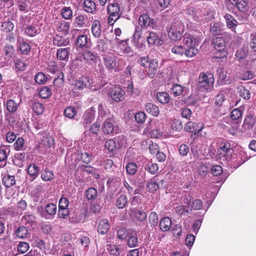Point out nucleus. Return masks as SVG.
<instances>
[{
  "mask_svg": "<svg viewBox=\"0 0 256 256\" xmlns=\"http://www.w3.org/2000/svg\"><path fill=\"white\" fill-rule=\"evenodd\" d=\"M184 30V26L181 21H176L172 25L166 27L169 38L172 40L177 41L181 39Z\"/></svg>",
  "mask_w": 256,
  "mask_h": 256,
  "instance_id": "f257e3e1",
  "label": "nucleus"
},
{
  "mask_svg": "<svg viewBox=\"0 0 256 256\" xmlns=\"http://www.w3.org/2000/svg\"><path fill=\"white\" fill-rule=\"evenodd\" d=\"M102 128L104 132L107 134H116L120 131L119 128L116 122V118L113 116L109 114L104 122Z\"/></svg>",
  "mask_w": 256,
  "mask_h": 256,
  "instance_id": "f03ea898",
  "label": "nucleus"
},
{
  "mask_svg": "<svg viewBox=\"0 0 256 256\" xmlns=\"http://www.w3.org/2000/svg\"><path fill=\"white\" fill-rule=\"evenodd\" d=\"M214 78L212 74L206 75L204 74H200L198 80V87L206 90H211L213 88Z\"/></svg>",
  "mask_w": 256,
  "mask_h": 256,
  "instance_id": "7ed1b4c3",
  "label": "nucleus"
},
{
  "mask_svg": "<svg viewBox=\"0 0 256 256\" xmlns=\"http://www.w3.org/2000/svg\"><path fill=\"white\" fill-rule=\"evenodd\" d=\"M231 36L227 32H222L220 36H218L212 40L214 48L218 51L224 50L226 47V44L230 39Z\"/></svg>",
  "mask_w": 256,
  "mask_h": 256,
  "instance_id": "20e7f679",
  "label": "nucleus"
},
{
  "mask_svg": "<svg viewBox=\"0 0 256 256\" xmlns=\"http://www.w3.org/2000/svg\"><path fill=\"white\" fill-rule=\"evenodd\" d=\"M172 52L180 56L184 55L187 58H193L198 53V50L187 48L182 46H175L172 48Z\"/></svg>",
  "mask_w": 256,
  "mask_h": 256,
  "instance_id": "39448f33",
  "label": "nucleus"
},
{
  "mask_svg": "<svg viewBox=\"0 0 256 256\" xmlns=\"http://www.w3.org/2000/svg\"><path fill=\"white\" fill-rule=\"evenodd\" d=\"M108 14L111 16H116L118 19L122 14L120 4L116 0H108L107 6Z\"/></svg>",
  "mask_w": 256,
  "mask_h": 256,
  "instance_id": "423d86ee",
  "label": "nucleus"
},
{
  "mask_svg": "<svg viewBox=\"0 0 256 256\" xmlns=\"http://www.w3.org/2000/svg\"><path fill=\"white\" fill-rule=\"evenodd\" d=\"M118 144H116L114 140L110 139L106 142L104 146L110 152H113L117 148H120L126 142L125 136L123 135L119 136L118 138Z\"/></svg>",
  "mask_w": 256,
  "mask_h": 256,
  "instance_id": "0eeeda50",
  "label": "nucleus"
},
{
  "mask_svg": "<svg viewBox=\"0 0 256 256\" xmlns=\"http://www.w3.org/2000/svg\"><path fill=\"white\" fill-rule=\"evenodd\" d=\"M108 94L116 102H120L124 99L125 92L120 87L115 86L110 88Z\"/></svg>",
  "mask_w": 256,
  "mask_h": 256,
  "instance_id": "6e6552de",
  "label": "nucleus"
},
{
  "mask_svg": "<svg viewBox=\"0 0 256 256\" xmlns=\"http://www.w3.org/2000/svg\"><path fill=\"white\" fill-rule=\"evenodd\" d=\"M138 24L142 28H148L155 29L156 24L154 20L150 18L148 15L142 14L138 18Z\"/></svg>",
  "mask_w": 256,
  "mask_h": 256,
  "instance_id": "1a4fd4ad",
  "label": "nucleus"
},
{
  "mask_svg": "<svg viewBox=\"0 0 256 256\" xmlns=\"http://www.w3.org/2000/svg\"><path fill=\"white\" fill-rule=\"evenodd\" d=\"M142 28L137 26L134 34L133 42L135 46L140 50H142L144 45L145 38L142 36Z\"/></svg>",
  "mask_w": 256,
  "mask_h": 256,
  "instance_id": "9d476101",
  "label": "nucleus"
},
{
  "mask_svg": "<svg viewBox=\"0 0 256 256\" xmlns=\"http://www.w3.org/2000/svg\"><path fill=\"white\" fill-rule=\"evenodd\" d=\"M204 127L202 124H196L192 122H188L184 127L186 132H192L194 135L198 134Z\"/></svg>",
  "mask_w": 256,
  "mask_h": 256,
  "instance_id": "9b49d317",
  "label": "nucleus"
},
{
  "mask_svg": "<svg viewBox=\"0 0 256 256\" xmlns=\"http://www.w3.org/2000/svg\"><path fill=\"white\" fill-rule=\"evenodd\" d=\"M159 68L158 62L156 59H153L150 61L148 69L146 70V74L150 78H154Z\"/></svg>",
  "mask_w": 256,
  "mask_h": 256,
  "instance_id": "f8f14e48",
  "label": "nucleus"
},
{
  "mask_svg": "<svg viewBox=\"0 0 256 256\" xmlns=\"http://www.w3.org/2000/svg\"><path fill=\"white\" fill-rule=\"evenodd\" d=\"M90 86V78L86 76H82L78 79L74 84L75 89L82 90Z\"/></svg>",
  "mask_w": 256,
  "mask_h": 256,
  "instance_id": "ddd939ff",
  "label": "nucleus"
},
{
  "mask_svg": "<svg viewBox=\"0 0 256 256\" xmlns=\"http://www.w3.org/2000/svg\"><path fill=\"white\" fill-rule=\"evenodd\" d=\"M138 232L134 230H130L129 235L126 238L127 244L131 248L138 246L139 242L138 238Z\"/></svg>",
  "mask_w": 256,
  "mask_h": 256,
  "instance_id": "4468645a",
  "label": "nucleus"
},
{
  "mask_svg": "<svg viewBox=\"0 0 256 256\" xmlns=\"http://www.w3.org/2000/svg\"><path fill=\"white\" fill-rule=\"evenodd\" d=\"M104 66L108 70L116 68L117 67L116 58L112 54L104 55L103 57Z\"/></svg>",
  "mask_w": 256,
  "mask_h": 256,
  "instance_id": "2eb2a0df",
  "label": "nucleus"
},
{
  "mask_svg": "<svg viewBox=\"0 0 256 256\" xmlns=\"http://www.w3.org/2000/svg\"><path fill=\"white\" fill-rule=\"evenodd\" d=\"M220 149L222 150L220 154H223L226 159H230L234 152V148L228 142H223L220 144Z\"/></svg>",
  "mask_w": 256,
  "mask_h": 256,
  "instance_id": "dca6fc26",
  "label": "nucleus"
},
{
  "mask_svg": "<svg viewBox=\"0 0 256 256\" xmlns=\"http://www.w3.org/2000/svg\"><path fill=\"white\" fill-rule=\"evenodd\" d=\"M183 37V41L186 48L198 50L195 48L196 40L192 34L186 32L184 35Z\"/></svg>",
  "mask_w": 256,
  "mask_h": 256,
  "instance_id": "f3484780",
  "label": "nucleus"
},
{
  "mask_svg": "<svg viewBox=\"0 0 256 256\" xmlns=\"http://www.w3.org/2000/svg\"><path fill=\"white\" fill-rule=\"evenodd\" d=\"M17 44L23 54H28L30 52L31 46L26 42L24 38L19 35L17 36Z\"/></svg>",
  "mask_w": 256,
  "mask_h": 256,
  "instance_id": "a211bd4d",
  "label": "nucleus"
},
{
  "mask_svg": "<svg viewBox=\"0 0 256 256\" xmlns=\"http://www.w3.org/2000/svg\"><path fill=\"white\" fill-rule=\"evenodd\" d=\"M129 214L134 216L138 222H140L144 221L147 218V214L144 212L134 208H130Z\"/></svg>",
  "mask_w": 256,
  "mask_h": 256,
  "instance_id": "6ab92c4d",
  "label": "nucleus"
},
{
  "mask_svg": "<svg viewBox=\"0 0 256 256\" xmlns=\"http://www.w3.org/2000/svg\"><path fill=\"white\" fill-rule=\"evenodd\" d=\"M27 172L29 175L30 181L32 182L38 176L40 168L35 164H30L27 168Z\"/></svg>",
  "mask_w": 256,
  "mask_h": 256,
  "instance_id": "aec40b11",
  "label": "nucleus"
},
{
  "mask_svg": "<svg viewBox=\"0 0 256 256\" xmlns=\"http://www.w3.org/2000/svg\"><path fill=\"white\" fill-rule=\"evenodd\" d=\"M224 18L228 28L236 32V27L238 24L237 20L229 14H226L224 15Z\"/></svg>",
  "mask_w": 256,
  "mask_h": 256,
  "instance_id": "412c9836",
  "label": "nucleus"
},
{
  "mask_svg": "<svg viewBox=\"0 0 256 256\" xmlns=\"http://www.w3.org/2000/svg\"><path fill=\"white\" fill-rule=\"evenodd\" d=\"M18 104L12 99L8 100L6 102V110L10 113L8 114H6V118L7 120H8V117L10 116V114H13L16 112L18 108Z\"/></svg>",
  "mask_w": 256,
  "mask_h": 256,
  "instance_id": "4be33fe9",
  "label": "nucleus"
},
{
  "mask_svg": "<svg viewBox=\"0 0 256 256\" xmlns=\"http://www.w3.org/2000/svg\"><path fill=\"white\" fill-rule=\"evenodd\" d=\"M82 7L84 10L88 13L94 14L96 12V4L92 0H84Z\"/></svg>",
  "mask_w": 256,
  "mask_h": 256,
  "instance_id": "5701e85b",
  "label": "nucleus"
},
{
  "mask_svg": "<svg viewBox=\"0 0 256 256\" xmlns=\"http://www.w3.org/2000/svg\"><path fill=\"white\" fill-rule=\"evenodd\" d=\"M95 111L89 109L87 110L82 116L83 124L84 127L86 125L91 123L94 119Z\"/></svg>",
  "mask_w": 256,
  "mask_h": 256,
  "instance_id": "b1692460",
  "label": "nucleus"
},
{
  "mask_svg": "<svg viewBox=\"0 0 256 256\" xmlns=\"http://www.w3.org/2000/svg\"><path fill=\"white\" fill-rule=\"evenodd\" d=\"M217 73L218 74V82L220 84H228L229 78L227 76L226 72L224 68H220L217 70Z\"/></svg>",
  "mask_w": 256,
  "mask_h": 256,
  "instance_id": "393cba45",
  "label": "nucleus"
},
{
  "mask_svg": "<svg viewBox=\"0 0 256 256\" xmlns=\"http://www.w3.org/2000/svg\"><path fill=\"white\" fill-rule=\"evenodd\" d=\"M70 52V48H60L57 50V58L58 60H62L68 61Z\"/></svg>",
  "mask_w": 256,
  "mask_h": 256,
  "instance_id": "a878e982",
  "label": "nucleus"
},
{
  "mask_svg": "<svg viewBox=\"0 0 256 256\" xmlns=\"http://www.w3.org/2000/svg\"><path fill=\"white\" fill-rule=\"evenodd\" d=\"M110 226L108 221L106 219L101 220L98 226V232L99 234H106L110 229Z\"/></svg>",
  "mask_w": 256,
  "mask_h": 256,
  "instance_id": "bb28decb",
  "label": "nucleus"
},
{
  "mask_svg": "<svg viewBox=\"0 0 256 256\" xmlns=\"http://www.w3.org/2000/svg\"><path fill=\"white\" fill-rule=\"evenodd\" d=\"M256 123V119L254 115L248 114L244 120L243 127L245 129L249 130L252 128Z\"/></svg>",
  "mask_w": 256,
  "mask_h": 256,
  "instance_id": "cd10ccee",
  "label": "nucleus"
},
{
  "mask_svg": "<svg viewBox=\"0 0 256 256\" xmlns=\"http://www.w3.org/2000/svg\"><path fill=\"white\" fill-rule=\"evenodd\" d=\"M40 29L34 24L28 26L24 30V34L29 36L34 37L40 32Z\"/></svg>",
  "mask_w": 256,
  "mask_h": 256,
  "instance_id": "c85d7f7f",
  "label": "nucleus"
},
{
  "mask_svg": "<svg viewBox=\"0 0 256 256\" xmlns=\"http://www.w3.org/2000/svg\"><path fill=\"white\" fill-rule=\"evenodd\" d=\"M160 230L164 232H166L170 230L172 226V220L168 217L162 218L159 224Z\"/></svg>",
  "mask_w": 256,
  "mask_h": 256,
  "instance_id": "c756f323",
  "label": "nucleus"
},
{
  "mask_svg": "<svg viewBox=\"0 0 256 256\" xmlns=\"http://www.w3.org/2000/svg\"><path fill=\"white\" fill-rule=\"evenodd\" d=\"M76 44L78 48H88V37L85 34L78 35L76 40Z\"/></svg>",
  "mask_w": 256,
  "mask_h": 256,
  "instance_id": "7c9ffc66",
  "label": "nucleus"
},
{
  "mask_svg": "<svg viewBox=\"0 0 256 256\" xmlns=\"http://www.w3.org/2000/svg\"><path fill=\"white\" fill-rule=\"evenodd\" d=\"M100 22L98 20H94L92 22L91 30L95 38H100L101 36Z\"/></svg>",
  "mask_w": 256,
  "mask_h": 256,
  "instance_id": "2f4dec72",
  "label": "nucleus"
},
{
  "mask_svg": "<svg viewBox=\"0 0 256 256\" xmlns=\"http://www.w3.org/2000/svg\"><path fill=\"white\" fill-rule=\"evenodd\" d=\"M84 60L88 64L96 62L98 56L90 50H86L82 54Z\"/></svg>",
  "mask_w": 256,
  "mask_h": 256,
  "instance_id": "473e14b6",
  "label": "nucleus"
},
{
  "mask_svg": "<svg viewBox=\"0 0 256 256\" xmlns=\"http://www.w3.org/2000/svg\"><path fill=\"white\" fill-rule=\"evenodd\" d=\"M232 4L234 5L241 12L248 10V3L246 0H230Z\"/></svg>",
  "mask_w": 256,
  "mask_h": 256,
  "instance_id": "72a5a7b5",
  "label": "nucleus"
},
{
  "mask_svg": "<svg viewBox=\"0 0 256 256\" xmlns=\"http://www.w3.org/2000/svg\"><path fill=\"white\" fill-rule=\"evenodd\" d=\"M158 178L156 176H154L148 181L146 186L152 192L157 190L160 187L159 184L158 182Z\"/></svg>",
  "mask_w": 256,
  "mask_h": 256,
  "instance_id": "f704fd0d",
  "label": "nucleus"
},
{
  "mask_svg": "<svg viewBox=\"0 0 256 256\" xmlns=\"http://www.w3.org/2000/svg\"><path fill=\"white\" fill-rule=\"evenodd\" d=\"M2 184L6 188H10L16 184V179L14 176L6 175L2 180Z\"/></svg>",
  "mask_w": 256,
  "mask_h": 256,
  "instance_id": "c9c22d12",
  "label": "nucleus"
},
{
  "mask_svg": "<svg viewBox=\"0 0 256 256\" xmlns=\"http://www.w3.org/2000/svg\"><path fill=\"white\" fill-rule=\"evenodd\" d=\"M14 27V24L9 20L2 23L0 26V30L6 32H12Z\"/></svg>",
  "mask_w": 256,
  "mask_h": 256,
  "instance_id": "e433bc0d",
  "label": "nucleus"
},
{
  "mask_svg": "<svg viewBox=\"0 0 256 256\" xmlns=\"http://www.w3.org/2000/svg\"><path fill=\"white\" fill-rule=\"evenodd\" d=\"M9 146H0V162H5L10 153Z\"/></svg>",
  "mask_w": 256,
  "mask_h": 256,
  "instance_id": "4c0bfd02",
  "label": "nucleus"
},
{
  "mask_svg": "<svg viewBox=\"0 0 256 256\" xmlns=\"http://www.w3.org/2000/svg\"><path fill=\"white\" fill-rule=\"evenodd\" d=\"M145 108L148 112L154 116H157L159 114L160 110L158 106L152 103L146 104Z\"/></svg>",
  "mask_w": 256,
  "mask_h": 256,
  "instance_id": "58836bf2",
  "label": "nucleus"
},
{
  "mask_svg": "<svg viewBox=\"0 0 256 256\" xmlns=\"http://www.w3.org/2000/svg\"><path fill=\"white\" fill-rule=\"evenodd\" d=\"M97 195V190L94 188H90L85 192V196L90 200H94L96 198Z\"/></svg>",
  "mask_w": 256,
  "mask_h": 256,
  "instance_id": "ea45409f",
  "label": "nucleus"
},
{
  "mask_svg": "<svg viewBox=\"0 0 256 256\" xmlns=\"http://www.w3.org/2000/svg\"><path fill=\"white\" fill-rule=\"evenodd\" d=\"M53 42L54 45L58 46H62L68 44L69 40L61 36H56L54 38Z\"/></svg>",
  "mask_w": 256,
  "mask_h": 256,
  "instance_id": "a19ab883",
  "label": "nucleus"
},
{
  "mask_svg": "<svg viewBox=\"0 0 256 256\" xmlns=\"http://www.w3.org/2000/svg\"><path fill=\"white\" fill-rule=\"evenodd\" d=\"M158 101L163 104H167L170 100V96L166 92H159L156 94Z\"/></svg>",
  "mask_w": 256,
  "mask_h": 256,
  "instance_id": "79ce46f5",
  "label": "nucleus"
},
{
  "mask_svg": "<svg viewBox=\"0 0 256 256\" xmlns=\"http://www.w3.org/2000/svg\"><path fill=\"white\" fill-rule=\"evenodd\" d=\"M127 204L128 198L125 194H121L116 200V206L118 208H123Z\"/></svg>",
  "mask_w": 256,
  "mask_h": 256,
  "instance_id": "37998d69",
  "label": "nucleus"
},
{
  "mask_svg": "<svg viewBox=\"0 0 256 256\" xmlns=\"http://www.w3.org/2000/svg\"><path fill=\"white\" fill-rule=\"evenodd\" d=\"M57 29L58 32H62L64 34H68L70 29V24L68 22L62 20L59 22Z\"/></svg>",
  "mask_w": 256,
  "mask_h": 256,
  "instance_id": "c03bdc74",
  "label": "nucleus"
},
{
  "mask_svg": "<svg viewBox=\"0 0 256 256\" xmlns=\"http://www.w3.org/2000/svg\"><path fill=\"white\" fill-rule=\"evenodd\" d=\"M148 220L150 226L154 228L158 223V214L155 212H151L149 216Z\"/></svg>",
  "mask_w": 256,
  "mask_h": 256,
  "instance_id": "a18cd8bd",
  "label": "nucleus"
},
{
  "mask_svg": "<svg viewBox=\"0 0 256 256\" xmlns=\"http://www.w3.org/2000/svg\"><path fill=\"white\" fill-rule=\"evenodd\" d=\"M210 31L213 35L220 36L222 32L220 24L216 22L211 24Z\"/></svg>",
  "mask_w": 256,
  "mask_h": 256,
  "instance_id": "49530a36",
  "label": "nucleus"
},
{
  "mask_svg": "<svg viewBox=\"0 0 256 256\" xmlns=\"http://www.w3.org/2000/svg\"><path fill=\"white\" fill-rule=\"evenodd\" d=\"M6 214L3 212H0V236L5 232L6 230Z\"/></svg>",
  "mask_w": 256,
  "mask_h": 256,
  "instance_id": "de8ad7c7",
  "label": "nucleus"
},
{
  "mask_svg": "<svg viewBox=\"0 0 256 256\" xmlns=\"http://www.w3.org/2000/svg\"><path fill=\"white\" fill-rule=\"evenodd\" d=\"M41 177L44 181H50L54 178V174L52 171L45 169L42 172Z\"/></svg>",
  "mask_w": 256,
  "mask_h": 256,
  "instance_id": "09e8293b",
  "label": "nucleus"
},
{
  "mask_svg": "<svg viewBox=\"0 0 256 256\" xmlns=\"http://www.w3.org/2000/svg\"><path fill=\"white\" fill-rule=\"evenodd\" d=\"M85 17L84 15L80 14L74 20L73 25L75 27L82 28L85 24Z\"/></svg>",
  "mask_w": 256,
  "mask_h": 256,
  "instance_id": "8fccbe9b",
  "label": "nucleus"
},
{
  "mask_svg": "<svg viewBox=\"0 0 256 256\" xmlns=\"http://www.w3.org/2000/svg\"><path fill=\"white\" fill-rule=\"evenodd\" d=\"M239 95L245 100L250 98V94L249 91L244 86H241L238 87Z\"/></svg>",
  "mask_w": 256,
  "mask_h": 256,
  "instance_id": "3c124183",
  "label": "nucleus"
},
{
  "mask_svg": "<svg viewBox=\"0 0 256 256\" xmlns=\"http://www.w3.org/2000/svg\"><path fill=\"white\" fill-rule=\"evenodd\" d=\"M32 110L36 114L40 115L43 114L44 110V106L42 104L34 102L32 104Z\"/></svg>",
  "mask_w": 256,
  "mask_h": 256,
  "instance_id": "603ef678",
  "label": "nucleus"
},
{
  "mask_svg": "<svg viewBox=\"0 0 256 256\" xmlns=\"http://www.w3.org/2000/svg\"><path fill=\"white\" fill-rule=\"evenodd\" d=\"M145 168L150 174H154L158 170V166L156 164L149 162L146 166Z\"/></svg>",
  "mask_w": 256,
  "mask_h": 256,
  "instance_id": "864d4df0",
  "label": "nucleus"
},
{
  "mask_svg": "<svg viewBox=\"0 0 256 256\" xmlns=\"http://www.w3.org/2000/svg\"><path fill=\"white\" fill-rule=\"evenodd\" d=\"M28 230L25 226H20L16 230V234L18 237L20 238H24L28 234Z\"/></svg>",
  "mask_w": 256,
  "mask_h": 256,
  "instance_id": "5fc2aeb1",
  "label": "nucleus"
},
{
  "mask_svg": "<svg viewBox=\"0 0 256 256\" xmlns=\"http://www.w3.org/2000/svg\"><path fill=\"white\" fill-rule=\"evenodd\" d=\"M129 233L130 230H126L124 228H121L117 232V237L121 240H124L127 238Z\"/></svg>",
  "mask_w": 256,
  "mask_h": 256,
  "instance_id": "6e6d98bb",
  "label": "nucleus"
},
{
  "mask_svg": "<svg viewBox=\"0 0 256 256\" xmlns=\"http://www.w3.org/2000/svg\"><path fill=\"white\" fill-rule=\"evenodd\" d=\"M158 40V36L156 33L153 32H148V36L147 37V41L150 44H154Z\"/></svg>",
  "mask_w": 256,
  "mask_h": 256,
  "instance_id": "4d7b16f0",
  "label": "nucleus"
},
{
  "mask_svg": "<svg viewBox=\"0 0 256 256\" xmlns=\"http://www.w3.org/2000/svg\"><path fill=\"white\" fill-rule=\"evenodd\" d=\"M182 86L179 84H174L171 88V90L174 96H180L183 92Z\"/></svg>",
  "mask_w": 256,
  "mask_h": 256,
  "instance_id": "13d9d810",
  "label": "nucleus"
},
{
  "mask_svg": "<svg viewBox=\"0 0 256 256\" xmlns=\"http://www.w3.org/2000/svg\"><path fill=\"white\" fill-rule=\"evenodd\" d=\"M24 140L21 137L18 138L14 144V147L16 150H22L24 149Z\"/></svg>",
  "mask_w": 256,
  "mask_h": 256,
  "instance_id": "bf43d9fd",
  "label": "nucleus"
},
{
  "mask_svg": "<svg viewBox=\"0 0 256 256\" xmlns=\"http://www.w3.org/2000/svg\"><path fill=\"white\" fill-rule=\"evenodd\" d=\"M61 14L64 18L69 20L72 16V11L70 7H64L62 10Z\"/></svg>",
  "mask_w": 256,
  "mask_h": 256,
  "instance_id": "052dcab7",
  "label": "nucleus"
},
{
  "mask_svg": "<svg viewBox=\"0 0 256 256\" xmlns=\"http://www.w3.org/2000/svg\"><path fill=\"white\" fill-rule=\"evenodd\" d=\"M126 168L128 174L132 175L137 172L138 166L135 163L130 162L126 165Z\"/></svg>",
  "mask_w": 256,
  "mask_h": 256,
  "instance_id": "680f3d73",
  "label": "nucleus"
},
{
  "mask_svg": "<svg viewBox=\"0 0 256 256\" xmlns=\"http://www.w3.org/2000/svg\"><path fill=\"white\" fill-rule=\"evenodd\" d=\"M22 220L26 224H31L35 222L36 218L34 215L29 212H26L22 218Z\"/></svg>",
  "mask_w": 256,
  "mask_h": 256,
  "instance_id": "e2e57ef3",
  "label": "nucleus"
},
{
  "mask_svg": "<svg viewBox=\"0 0 256 256\" xmlns=\"http://www.w3.org/2000/svg\"><path fill=\"white\" fill-rule=\"evenodd\" d=\"M28 1L27 0H18V6L20 11L28 12Z\"/></svg>",
  "mask_w": 256,
  "mask_h": 256,
  "instance_id": "0e129e2a",
  "label": "nucleus"
},
{
  "mask_svg": "<svg viewBox=\"0 0 256 256\" xmlns=\"http://www.w3.org/2000/svg\"><path fill=\"white\" fill-rule=\"evenodd\" d=\"M56 206L54 204H48L46 206V212L51 216H54L56 212Z\"/></svg>",
  "mask_w": 256,
  "mask_h": 256,
  "instance_id": "69168bd1",
  "label": "nucleus"
},
{
  "mask_svg": "<svg viewBox=\"0 0 256 256\" xmlns=\"http://www.w3.org/2000/svg\"><path fill=\"white\" fill-rule=\"evenodd\" d=\"M14 63L16 70H24L26 67V63L24 60L18 59L15 60Z\"/></svg>",
  "mask_w": 256,
  "mask_h": 256,
  "instance_id": "338daca9",
  "label": "nucleus"
},
{
  "mask_svg": "<svg viewBox=\"0 0 256 256\" xmlns=\"http://www.w3.org/2000/svg\"><path fill=\"white\" fill-rule=\"evenodd\" d=\"M225 100V95L223 92H220L214 98V104L216 106H220Z\"/></svg>",
  "mask_w": 256,
  "mask_h": 256,
  "instance_id": "774afa93",
  "label": "nucleus"
}]
</instances>
